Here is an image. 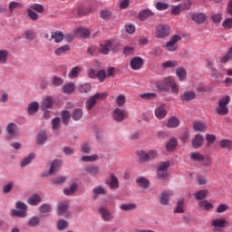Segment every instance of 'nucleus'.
<instances>
[{"instance_id": "e2e57ef3", "label": "nucleus", "mask_w": 232, "mask_h": 232, "mask_svg": "<svg viewBox=\"0 0 232 232\" xmlns=\"http://www.w3.org/2000/svg\"><path fill=\"white\" fill-rule=\"evenodd\" d=\"M22 6L21 3L18 2H11L10 4H8V10H10V13L13 14L14 10L18 9L19 7Z\"/></svg>"}, {"instance_id": "864d4df0", "label": "nucleus", "mask_w": 232, "mask_h": 232, "mask_svg": "<svg viewBox=\"0 0 232 232\" xmlns=\"http://www.w3.org/2000/svg\"><path fill=\"white\" fill-rule=\"evenodd\" d=\"M107 74H106V71L104 70H101L99 72H97V74L95 75V78H97V80L100 81V82H103L106 80Z\"/></svg>"}, {"instance_id": "49530a36", "label": "nucleus", "mask_w": 232, "mask_h": 232, "mask_svg": "<svg viewBox=\"0 0 232 232\" xmlns=\"http://www.w3.org/2000/svg\"><path fill=\"white\" fill-rule=\"evenodd\" d=\"M174 213L181 214L184 213V199H179L177 201V208L174 210Z\"/></svg>"}, {"instance_id": "c85d7f7f", "label": "nucleus", "mask_w": 232, "mask_h": 232, "mask_svg": "<svg viewBox=\"0 0 232 232\" xmlns=\"http://www.w3.org/2000/svg\"><path fill=\"white\" fill-rule=\"evenodd\" d=\"M107 185H108V187H110V188H119V180H118L117 176H115L114 174H111L110 181H107Z\"/></svg>"}, {"instance_id": "a878e982", "label": "nucleus", "mask_w": 232, "mask_h": 232, "mask_svg": "<svg viewBox=\"0 0 232 232\" xmlns=\"http://www.w3.org/2000/svg\"><path fill=\"white\" fill-rule=\"evenodd\" d=\"M82 68L79 67V66H75L73 68H72L71 72H69L68 73V77L71 80H73L77 77H79L80 73H82Z\"/></svg>"}, {"instance_id": "9b49d317", "label": "nucleus", "mask_w": 232, "mask_h": 232, "mask_svg": "<svg viewBox=\"0 0 232 232\" xmlns=\"http://www.w3.org/2000/svg\"><path fill=\"white\" fill-rule=\"evenodd\" d=\"M127 117V112L121 109L116 108L112 111V118L115 121L122 122L123 120Z\"/></svg>"}, {"instance_id": "6e6552de", "label": "nucleus", "mask_w": 232, "mask_h": 232, "mask_svg": "<svg viewBox=\"0 0 232 232\" xmlns=\"http://www.w3.org/2000/svg\"><path fill=\"white\" fill-rule=\"evenodd\" d=\"M169 168V161H163L158 166V178L165 179L168 178V169Z\"/></svg>"}, {"instance_id": "774afa93", "label": "nucleus", "mask_w": 232, "mask_h": 232, "mask_svg": "<svg viewBox=\"0 0 232 232\" xmlns=\"http://www.w3.org/2000/svg\"><path fill=\"white\" fill-rule=\"evenodd\" d=\"M223 27L226 28L227 30H229L232 28V18H227L223 22Z\"/></svg>"}, {"instance_id": "aec40b11", "label": "nucleus", "mask_w": 232, "mask_h": 232, "mask_svg": "<svg viewBox=\"0 0 232 232\" xmlns=\"http://www.w3.org/2000/svg\"><path fill=\"white\" fill-rule=\"evenodd\" d=\"M195 98L196 92L194 91L184 92L180 96L182 102H192Z\"/></svg>"}, {"instance_id": "473e14b6", "label": "nucleus", "mask_w": 232, "mask_h": 232, "mask_svg": "<svg viewBox=\"0 0 232 232\" xmlns=\"http://www.w3.org/2000/svg\"><path fill=\"white\" fill-rule=\"evenodd\" d=\"M176 75L179 77V82H183L187 78V70L182 67H179L176 70Z\"/></svg>"}, {"instance_id": "a211bd4d", "label": "nucleus", "mask_w": 232, "mask_h": 232, "mask_svg": "<svg viewBox=\"0 0 232 232\" xmlns=\"http://www.w3.org/2000/svg\"><path fill=\"white\" fill-rule=\"evenodd\" d=\"M203 143H204L203 135L197 134V135L194 136V139L192 140V147L194 149L201 148L203 146Z\"/></svg>"}, {"instance_id": "5fc2aeb1", "label": "nucleus", "mask_w": 232, "mask_h": 232, "mask_svg": "<svg viewBox=\"0 0 232 232\" xmlns=\"http://www.w3.org/2000/svg\"><path fill=\"white\" fill-rule=\"evenodd\" d=\"M51 211H52L51 205H49L47 203H44V204L41 205V207H40L41 214L51 213Z\"/></svg>"}, {"instance_id": "4be33fe9", "label": "nucleus", "mask_w": 232, "mask_h": 232, "mask_svg": "<svg viewBox=\"0 0 232 232\" xmlns=\"http://www.w3.org/2000/svg\"><path fill=\"white\" fill-rule=\"evenodd\" d=\"M194 131L204 132L207 131V124L204 121H194L193 123Z\"/></svg>"}, {"instance_id": "c03bdc74", "label": "nucleus", "mask_w": 232, "mask_h": 232, "mask_svg": "<svg viewBox=\"0 0 232 232\" xmlns=\"http://www.w3.org/2000/svg\"><path fill=\"white\" fill-rule=\"evenodd\" d=\"M110 49H111V42H108L107 44H102L99 51L100 53L107 55L110 53Z\"/></svg>"}, {"instance_id": "4d7b16f0", "label": "nucleus", "mask_w": 232, "mask_h": 232, "mask_svg": "<svg viewBox=\"0 0 232 232\" xmlns=\"http://www.w3.org/2000/svg\"><path fill=\"white\" fill-rule=\"evenodd\" d=\"M63 83H64V80L63 79H61L60 77H57V76L53 77V80H52L53 86L60 87Z\"/></svg>"}, {"instance_id": "4468645a", "label": "nucleus", "mask_w": 232, "mask_h": 232, "mask_svg": "<svg viewBox=\"0 0 232 232\" xmlns=\"http://www.w3.org/2000/svg\"><path fill=\"white\" fill-rule=\"evenodd\" d=\"M143 65V60L140 57L135 56L131 59V62H130V67H131L132 70H140L142 68Z\"/></svg>"}, {"instance_id": "58836bf2", "label": "nucleus", "mask_w": 232, "mask_h": 232, "mask_svg": "<svg viewBox=\"0 0 232 232\" xmlns=\"http://www.w3.org/2000/svg\"><path fill=\"white\" fill-rule=\"evenodd\" d=\"M71 118L73 119L74 121H79L82 117V109H74L72 111Z\"/></svg>"}, {"instance_id": "0e129e2a", "label": "nucleus", "mask_w": 232, "mask_h": 232, "mask_svg": "<svg viewBox=\"0 0 232 232\" xmlns=\"http://www.w3.org/2000/svg\"><path fill=\"white\" fill-rule=\"evenodd\" d=\"M124 103H126V97H124L123 94L119 95L118 98H116V105H118V107H123Z\"/></svg>"}, {"instance_id": "0eeeda50", "label": "nucleus", "mask_w": 232, "mask_h": 232, "mask_svg": "<svg viewBox=\"0 0 232 232\" xmlns=\"http://www.w3.org/2000/svg\"><path fill=\"white\" fill-rule=\"evenodd\" d=\"M170 34V29L168 25H158L155 31V37L158 39H165L168 38Z\"/></svg>"}, {"instance_id": "423d86ee", "label": "nucleus", "mask_w": 232, "mask_h": 232, "mask_svg": "<svg viewBox=\"0 0 232 232\" xmlns=\"http://www.w3.org/2000/svg\"><path fill=\"white\" fill-rule=\"evenodd\" d=\"M179 41H181V36L179 34H174V36H172L170 40L165 44V45H162V47L165 48L166 51L173 53L177 50L176 44Z\"/></svg>"}, {"instance_id": "052dcab7", "label": "nucleus", "mask_w": 232, "mask_h": 232, "mask_svg": "<svg viewBox=\"0 0 232 232\" xmlns=\"http://www.w3.org/2000/svg\"><path fill=\"white\" fill-rule=\"evenodd\" d=\"M140 99L149 101V100H151V99H155L157 97V94L154 93V92H146V93H143V94H140Z\"/></svg>"}, {"instance_id": "f257e3e1", "label": "nucleus", "mask_w": 232, "mask_h": 232, "mask_svg": "<svg viewBox=\"0 0 232 232\" xmlns=\"http://www.w3.org/2000/svg\"><path fill=\"white\" fill-rule=\"evenodd\" d=\"M175 83L173 77H165L162 80L156 81L155 87L160 92H169V87Z\"/></svg>"}, {"instance_id": "3c124183", "label": "nucleus", "mask_w": 232, "mask_h": 232, "mask_svg": "<svg viewBox=\"0 0 232 232\" xmlns=\"http://www.w3.org/2000/svg\"><path fill=\"white\" fill-rule=\"evenodd\" d=\"M78 90L80 93H88L91 92V84L85 83V84L79 85Z\"/></svg>"}, {"instance_id": "72a5a7b5", "label": "nucleus", "mask_w": 232, "mask_h": 232, "mask_svg": "<svg viewBox=\"0 0 232 232\" xmlns=\"http://www.w3.org/2000/svg\"><path fill=\"white\" fill-rule=\"evenodd\" d=\"M137 208V205L135 203H123L121 205V211H134Z\"/></svg>"}, {"instance_id": "09e8293b", "label": "nucleus", "mask_w": 232, "mask_h": 232, "mask_svg": "<svg viewBox=\"0 0 232 232\" xmlns=\"http://www.w3.org/2000/svg\"><path fill=\"white\" fill-rule=\"evenodd\" d=\"M53 185H62L66 181L65 176H58L57 178H53L51 179Z\"/></svg>"}, {"instance_id": "8fccbe9b", "label": "nucleus", "mask_w": 232, "mask_h": 232, "mask_svg": "<svg viewBox=\"0 0 232 232\" xmlns=\"http://www.w3.org/2000/svg\"><path fill=\"white\" fill-rule=\"evenodd\" d=\"M40 222L41 218L39 217H34L30 218L28 225L30 227H34L40 226Z\"/></svg>"}, {"instance_id": "20e7f679", "label": "nucleus", "mask_w": 232, "mask_h": 232, "mask_svg": "<svg viewBox=\"0 0 232 232\" xmlns=\"http://www.w3.org/2000/svg\"><path fill=\"white\" fill-rule=\"evenodd\" d=\"M138 156H140V160L141 162H147L158 159L159 151H157L156 150H150L147 152L140 150V152H138Z\"/></svg>"}, {"instance_id": "f03ea898", "label": "nucleus", "mask_w": 232, "mask_h": 232, "mask_svg": "<svg viewBox=\"0 0 232 232\" xmlns=\"http://www.w3.org/2000/svg\"><path fill=\"white\" fill-rule=\"evenodd\" d=\"M231 101V98L229 96H224L220 100H218V107L216 109V113H218L220 116H226L228 114L229 110L227 105H228L229 102Z\"/></svg>"}, {"instance_id": "de8ad7c7", "label": "nucleus", "mask_w": 232, "mask_h": 232, "mask_svg": "<svg viewBox=\"0 0 232 232\" xmlns=\"http://www.w3.org/2000/svg\"><path fill=\"white\" fill-rule=\"evenodd\" d=\"M8 57L7 50H0V64H6Z\"/></svg>"}, {"instance_id": "a18cd8bd", "label": "nucleus", "mask_w": 232, "mask_h": 232, "mask_svg": "<svg viewBox=\"0 0 232 232\" xmlns=\"http://www.w3.org/2000/svg\"><path fill=\"white\" fill-rule=\"evenodd\" d=\"M99 156L96 154L93 155H85L82 157V162H95L96 160H98Z\"/></svg>"}, {"instance_id": "412c9836", "label": "nucleus", "mask_w": 232, "mask_h": 232, "mask_svg": "<svg viewBox=\"0 0 232 232\" xmlns=\"http://www.w3.org/2000/svg\"><path fill=\"white\" fill-rule=\"evenodd\" d=\"M191 18L197 24H203L207 20V15L206 14H193Z\"/></svg>"}, {"instance_id": "6e6d98bb", "label": "nucleus", "mask_w": 232, "mask_h": 232, "mask_svg": "<svg viewBox=\"0 0 232 232\" xmlns=\"http://www.w3.org/2000/svg\"><path fill=\"white\" fill-rule=\"evenodd\" d=\"M29 9L31 11L34 10L38 14H43L44 13V6L40 4L31 5Z\"/></svg>"}, {"instance_id": "bf43d9fd", "label": "nucleus", "mask_w": 232, "mask_h": 232, "mask_svg": "<svg viewBox=\"0 0 232 232\" xmlns=\"http://www.w3.org/2000/svg\"><path fill=\"white\" fill-rule=\"evenodd\" d=\"M61 118H63V122L66 126V125H68L69 118H72V116L68 111H64L61 112Z\"/></svg>"}, {"instance_id": "bb28decb", "label": "nucleus", "mask_w": 232, "mask_h": 232, "mask_svg": "<svg viewBox=\"0 0 232 232\" xmlns=\"http://www.w3.org/2000/svg\"><path fill=\"white\" fill-rule=\"evenodd\" d=\"M166 126L169 129L179 128V120L178 118H176L175 116L170 117V118H169L168 123L166 124Z\"/></svg>"}, {"instance_id": "f8f14e48", "label": "nucleus", "mask_w": 232, "mask_h": 232, "mask_svg": "<svg viewBox=\"0 0 232 232\" xmlns=\"http://www.w3.org/2000/svg\"><path fill=\"white\" fill-rule=\"evenodd\" d=\"M171 196H173V192L171 190H165L162 193H160V205L169 206V199H170Z\"/></svg>"}, {"instance_id": "5701e85b", "label": "nucleus", "mask_w": 232, "mask_h": 232, "mask_svg": "<svg viewBox=\"0 0 232 232\" xmlns=\"http://www.w3.org/2000/svg\"><path fill=\"white\" fill-rule=\"evenodd\" d=\"M38 109H40V103L37 102H33L29 104V107L27 108V113L29 116H34L35 113H37Z\"/></svg>"}, {"instance_id": "13d9d810", "label": "nucleus", "mask_w": 232, "mask_h": 232, "mask_svg": "<svg viewBox=\"0 0 232 232\" xmlns=\"http://www.w3.org/2000/svg\"><path fill=\"white\" fill-rule=\"evenodd\" d=\"M220 146L223 149H227L228 150H232V141L229 140H223L220 141Z\"/></svg>"}, {"instance_id": "9d476101", "label": "nucleus", "mask_w": 232, "mask_h": 232, "mask_svg": "<svg viewBox=\"0 0 232 232\" xmlns=\"http://www.w3.org/2000/svg\"><path fill=\"white\" fill-rule=\"evenodd\" d=\"M69 208V203L68 201H61L58 203V208H57V214L60 217L65 216L69 217L71 216V213L66 212Z\"/></svg>"}, {"instance_id": "ddd939ff", "label": "nucleus", "mask_w": 232, "mask_h": 232, "mask_svg": "<svg viewBox=\"0 0 232 232\" xmlns=\"http://www.w3.org/2000/svg\"><path fill=\"white\" fill-rule=\"evenodd\" d=\"M154 114L158 120H163L168 114V111H166V105L162 104L155 108Z\"/></svg>"}, {"instance_id": "37998d69", "label": "nucleus", "mask_w": 232, "mask_h": 232, "mask_svg": "<svg viewBox=\"0 0 232 232\" xmlns=\"http://www.w3.org/2000/svg\"><path fill=\"white\" fill-rule=\"evenodd\" d=\"M34 158H35V155L34 153H31L29 156H27L21 161V167L22 168L26 167L32 162V160H34Z\"/></svg>"}, {"instance_id": "6ab92c4d", "label": "nucleus", "mask_w": 232, "mask_h": 232, "mask_svg": "<svg viewBox=\"0 0 232 232\" xmlns=\"http://www.w3.org/2000/svg\"><path fill=\"white\" fill-rule=\"evenodd\" d=\"M62 164L63 161H61L60 160H55L54 161H53L50 165L49 175H54L57 171H59Z\"/></svg>"}, {"instance_id": "2f4dec72", "label": "nucleus", "mask_w": 232, "mask_h": 232, "mask_svg": "<svg viewBox=\"0 0 232 232\" xmlns=\"http://www.w3.org/2000/svg\"><path fill=\"white\" fill-rule=\"evenodd\" d=\"M50 38H52V40H54L55 44H60L61 42H63V40H64V34L61 32L52 33Z\"/></svg>"}, {"instance_id": "f3484780", "label": "nucleus", "mask_w": 232, "mask_h": 232, "mask_svg": "<svg viewBox=\"0 0 232 232\" xmlns=\"http://www.w3.org/2000/svg\"><path fill=\"white\" fill-rule=\"evenodd\" d=\"M153 16L154 13L150 9L141 10L140 14H138V19H140V21L141 22L146 21V19H148L149 17Z\"/></svg>"}, {"instance_id": "393cba45", "label": "nucleus", "mask_w": 232, "mask_h": 232, "mask_svg": "<svg viewBox=\"0 0 232 232\" xmlns=\"http://www.w3.org/2000/svg\"><path fill=\"white\" fill-rule=\"evenodd\" d=\"M41 196L38 194H33L30 196V198L27 199V203H29L30 206H37L41 203Z\"/></svg>"}, {"instance_id": "69168bd1", "label": "nucleus", "mask_w": 232, "mask_h": 232, "mask_svg": "<svg viewBox=\"0 0 232 232\" xmlns=\"http://www.w3.org/2000/svg\"><path fill=\"white\" fill-rule=\"evenodd\" d=\"M136 183H138V185H140V187H141L143 188H148V187H149V181L147 179H145L144 178H140V179H136Z\"/></svg>"}, {"instance_id": "c756f323", "label": "nucleus", "mask_w": 232, "mask_h": 232, "mask_svg": "<svg viewBox=\"0 0 232 232\" xmlns=\"http://www.w3.org/2000/svg\"><path fill=\"white\" fill-rule=\"evenodd\" d=\"M177 148V139L172 137L169 140L168 143H166V151L170 152L174 151Z\"/></svg>"}, {"instance_id": "4c0bfd02", "label": "nucleus", "mask_w": 232, "mask_h": 232, "mask_svg": "<svg viewBox=\"0 0 232 232\" xmlns=\"http://www.w3.org/2000/svg\"><path fill=\"white\" fill-rule=\"evenodd\" d=\"M207 195H208V190L207 189H201L194 192V197L196 198V200H203L207 198Z\"/></svg>"}, {"instance_id": "79ce46f5", "label": "nucleus", "mask_w": 232, "mask_h": 232, "mask_svg": "<svg viewBox=\"0 0 232 232\" xmlns=\"http://www.w3.org/2000/svg\"><path fill=\"white\" fill-rule=\"evenodd\" d=\"M70 49L71 48L69 47L68 44L63 45L54 50V54L57 56H61L62 54H64L65 53H67Z\"/></svg>"}, {"instance_id": "7c9ffc66", "label": "nucleus", "mask_w": 232, "mask_h": 232, "mask_svg": "<svg viewBox=\"0 0 232 232\" xmlns=\"http://www.w3.org/2000/svg\"><path fill=\"white\" fill-rule=\"evenodd\" d=\"M6 131L8 133V135L10 137H8V139H13L14 137L16 136V125L15 123H8L7 128H6Z\"/></svg>"}, {"instance_id": "7ed1b4c3", "label": "nucleus", "mask_w": 232, "mask_h": 232, "mask_svg": "<svg viewBox=\"0 0 232 232\" xmlns=\"http://www.w3.org/2000/svg\"><path fill=\"white\" fill-rule=\"evenodd\" d=\"M106 98H107L106 92H102V93L97 92L93 96H91L88 98L87 102H85V108H87V111H91L95 107L96 103H98V101L104 100Z\"/></svg>"}, {"instance_id": "ea45409f", "label": "nucleus", "mask_w": 232, "mask_h": 232, "mask_svg": "<svg viewBox=\"0 0 232 232\" xmlns=\"http://www.w3.org/2000/svg\"><path fill=\"white\" fill-rule=\"evenodd\" d=\"M76 34L83 39H87L91 35V32L88 29L85 28H79L76 31Z\"/></svg>"}, {"instance_id": "f704fd0d", "label": "nucleus", "mask_w": 232, "mask_h": 232, "mask_svg": "<svg viewBox=\"0 0 232 232\" xmlns=\"http://www.w3.org/2000/svg\"><path fill=\"white\" fill-rule=\"evenodd\" d=\"M74 90H75V86H74L73 82H68L63 86V92L65 94L73 93Z\"/></svg>"}, {"instance_id": "e433bc0d", "label": "nucleus", "mask_w": 232, "mask_h": 232, "mask_svg": "<svg viewBox=\"0 0 232 232\" xmlns=\"http://www.w3.org/2000/svg\"><path fill=\"white\" fill-rule=\"evenodd\" d=\"M79 186L76 183H73L68 188L63 189V194H65L66 197H70L76 192Z\"/></svg>"}, {"instance_id": "b1692460", "label": "nucleus", "mask_w": 232, "mask_h": 232, "mask_svg": "<svg viewBox=\"0 0 232 232\" xmlns=\"http://www.w3.org/2000/svg\"><path fill=\"white\" fill-rule=\"evenodd\" d=\"M93 192V199H98L99 195H107V190L102 186L94 187L92 189Z\"/></svg>"}, {"instance_id": "2eb2a0df", "label": "nucleus", "mask_w": 232, "mask_h": 232, "mask_svg": "<svg viewBox=\"0 0 232 232\" xmlns=\"http://www.w3.org/2000/svg\"><path fill=\"white\" fill-rule=\"evenodd\" d=\"M53 107V100L51 96H47L44 100H42L41 110L46 111L48 109H52Z\"/></svg>"}, {"instance_id": "680f3d73", "label": "nucleus", "mask_w": 232, "mask_h": 232, "mask_svg": "<svg viewBox=\"0 0 232 232\" xmlns=\"http://www.w3.org/2000/svg\"><path fill=\"white\" fill-rule=\"evenodd\" d=\"M155 8H156L158 11H165V10H167L168 8H169V5H168L167 3L158 2V3L155 5Z\"/></svg>"}, {"instance_id": "338daca9", "label": "nucleus", "mask_w": 232, "mask_h": 232, "mask_svg": "<svg viewBox=\"0 0 232 232\" xmlns=\"http://www.w3.org/2000/svg\"><path fill=\"white\" fill-rule=\"evenodd\" d=\"M212 226L215 227H224L226 226V220H223V219L213 220Z\"/></svg>"}, {"instance_id": "603ef678", "label": "nucleus", "mask_w": 232, "mask_h": 232, "mask_svg": "<svg viewBox=\"0 0 232 232\" xmlns=\"http://www.w3.org/2000/svg\"><path fill=\"white\" fill-rule=\"evenodd\" d=\"M231 59H232V46L231 48H229L228 53H227L226 54H224L223 57H221L220 63H228V61Z\"/></svg>"}, {"instance_id": "a19ab883", "label": "nucleus", "mask_w": 232, "mask_h": 232, "mask_svg": "<svg viewBox=\"0 0 232 232\" xmlns=\"http://www.w3.org/2000/svg\"><path fill=\"white\" fill-rule=\"evenodd\" d=\"M199 208L204 209L205 211H209L213 209V204L204 199L199 201Z\"/></svg>"}, {"instance_id": "cd10ccee", "label": "nucleus", "mask_w": 232, "mask_h": 232, "mask_svg": "<svg viewBox=\"0 0 232 232\" xmlns=\"http://www.w3.org/2000/svg\"><path fill=\"white\" fill-rule=\"evenodd\" d=\"M190 160L194 162H202L207 157H204L199 151H194L189 154Z\"/></svg>"}, {"instance_id": "c9c22d12", "label": "nucleus", "mask_w": 232, "mask_h": 232, "mask_svg": "<svg viewBox=\"0 0 232 232\" xmlns=\"http://www.w3.org/2000/svg\"><path fill=\"white\" fill-rule=\"evenodd\" d=\"M92 12H93L92 6H86V7L82 6L79 8V10H77V13L79 14V15H82V16L88 15Z\"/></svg>"}, {"instance_id": "1a4fd4ad", "label": "nucleus", "mask_w": 232, "mask_h": 232, "mask_svg": "<svg viewBox=\"0 0 232 232\" xmlns=\"http://www.w3.org/2000/svg\"><path fill=\"white\" fill-rule=\"evenodd\" d=\"M99 214L102 217V219L105 222H110L113 219L111 211H110L106 207H100Z\"/></svg>"}, {"instance_id": "dca6fc26", "label": "nucleus", "mask_w": 232, "mask_h": 232, "mask_svg": "<svg viewBox=\"0 0 232 232\" xmlns=\"http://www.w3.org/2000/svg\"><path fill=\"white\" fill-rule=\"evenodd\" d=\"M87 174L91 176H98L101 174V168L96 165H89L83 169Z\"/></svg>"}, {"instance_id": "39448f33", "label": "nucleus", "mask_w": 232, "mask_h": 232, "mask_svg": "<svg viewBox=\"0 0 232 232\" xmlns=\"http://www.w3.org/2000/svg\"><path fill=\"white\" fill-rule=\"evenodd\" d=\"M15 208L17 209H22V210H17V209L11 210V215L13 217H18V218L26 217V210H27L26 204H24V202L18 201L16 202Z\"/></svg>"}]
</instances>
